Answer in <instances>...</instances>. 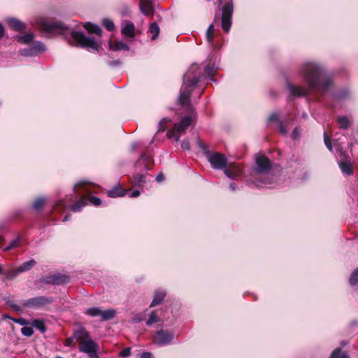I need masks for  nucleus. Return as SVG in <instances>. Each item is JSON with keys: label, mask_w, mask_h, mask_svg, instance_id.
<instances>
[{"label": "nucleus", "mask_w": 358, "mask_h": 358, "mask_svg": "<svg viewBox=\"0 0 358 358\" xmlns=\"http://www.w3.org/2000/svg\"><path fill=\"white\" fill-rule=\"evenodd\" d=\"M299 73L303 76L310 90L323 93L327 92L330 87L331 79L327 76L324 70L316 63H305Z\"/></svg>", "instance_id": "1"}, {"label": "nucleus", "mask_w": 358, "mask_h": 358, "mask_svg": "<svg viewBox=\"0 0 358 358\" xmlns=\"http://www.w3.org/2000/svg\"><path fill=\"white\" fill-rule=\"evenodd\" d=\"M201 71L197 64H192L183 76V84L178 97V103L182 106H189L190 95L200 80Z\"/></svg>", "instance_id": "2"}, {"label": "nucleus", "mask_w": 358, "mask_h": 358, "mask_svg": "<svg viewBox=\"0 0 358 358\" xmlns=\"http://www.w3.org/2000/svg\"><path fill=\"white\" fill-rule=\"evenodd\" d=\"M75 338L78 342L79 349L81 352L87 353L90 358H98V345L93 341L88 333L83 329L75 333Z\"/></svg>", "instance_id": "3"}, {"label": "nucleus", "mask_w": 358, "mask_h": 358, "mask_svg": "<svg viewBox=\"0 0 358 358\" xmlns=\"http://www.w3.org/2000/svg\"><path fill=\"white\" fill-rule=\"evenodd\" d=\"M71 38L81 48L98 50L100 47L99 42L96 41L93 37H87L81 31H71Z\"/></svg>", "instance_id": "4"}, {"label": "nucleus", "mask_w": 358, "mask_h": 358, "mask_svg": "<svg viewBox=\"0 0 358 358\" xmlns=\"http://www.w3.org/2000/svg\"><path fill=\"white\" fill-rule=\"evenodd\" d=\"M192 121L193 117L192 116L182 117L179 123L175 124L172 129L168 131V136L169 138H173L174 140L178 142L180 139V135L186 131Z\"/></svg>", "instance_id": "5"}, {"label": "nucleus", "mask_w": 358, "mask_h": 358, "mask_svg": "<svg viewBox=\"0 0 358 358\" xmlns=\"http://www.w3.org/2000/svg\"><path fill=\"white\" fill-rule=\"evenodd\" d=\"M41 29L51 34H66L69 27L61 22L53 20H44L41 24Z\"/></svg>", "instance_id": "6"}, {"label": "nucleus", "mask_w": 358, "mask_h": 358, "mask_svg": "<svg viewBox=\"0 0 358 358\" xmlns=\"http://www.w3.org/2000/svg\"><path fill=\"white\" fill-rule=\"evenodd\" d=\"M53 302L52 297L38 296L33 297L22 302V306L25 308L38 309L46 306Z\"/></svg>", "instance_id": "7"}, {"label": "nucleus", "mask_w": 358, "mask_h": 358, "mask_svg": "<svg viewBox=\"0 0 358 358\" xmlns=\"http://www.w3.org/2000/svg\"><path fill=\"white\" fill-rule=\"evenodd\" d=\"M271 167L270 160L264 155H259L256 157V167L252 171V176L259 178L260 174H266Z\"/></svg>", "instance_id": "8"}, {"label": "nucleus", "mask_w": 358, "mask_h": 358, "mask_svg": "<svg viewBox=\"0 0 358 358\" xmlns=\"http://www.w3.org/2000/svg\"><path fill=\"white\" fill-rule=\"evenodd\" d=\"M233 11V3L231 0H229L224 5L222 10V27L226 32L230 30Z\"/></svg>", "instance_id": "9"}, {"label": "nucleus", "mask_w": 358, "mask_h": 358, "mask_svg": "<svg viewBox=\"0 0 358 358\" xmlns=\"http://www.w3.org/2000/svg\"><path fill=\"white\" fill-rule=\"evenodd\" d=\"M85 313L91 317L100 316L101 321H107L115 317L116 311L112 308L102 310L98 307H93L86 309Z\"/></svg>", "instance_id": "10"}, {"label": "nucleus", "mask_w": 358, "mask_h": 358, "mask_svg": "<svg viewBox=\"0 0 358 358\" xmlns=\"http://www.w3.org/2000/svg\"><path fill=\"white\" fill-rule=\"evenodd\" d=\"M207 157L213 168L215 169H225L227 159L224 155L219 152L208 153Z\"/></svg>", "instance_id": "11"}, {"label": "nucleus", "mask_w": 358, "mask_h": 358, "mask_svg": "<svg viewBox=\"0 0 358 358\" xmlns=\"http://www.w3.org/2000/svg\"><path fill=\"white\" fill-rule=\"evenodd\" d=\"M90 202L95 206H98L101 204V201L99 198L96 196H82L80 201H76L74 203L71 207V209L74 212H79L81 210L83 207L85 206L88 202Z\"/></svg>", "instance_id": "12"}, {"label": "nucleus", "mask_w": 358, "mask_h": 358, "mask_svg": "<svg viewBox=\"0 0 358 358\" xmlns=\"http://www.w3.org/2000/svg\"><path fill=\"white\" fill-rule=\"evenodd\" d=\"M173 338V334L169 330H160L158 331L154 336V343L159 345H164L169 344Z\"/></svg>", "instance_id": "13"}, {"label": "nucleus", "mask_w": 358, "mask_h": 358, "mask_svg": "<svg viewBox=\"0 0 358 358\" xmlns=\"http://www.w3.org/2000/svg\"><path fill=\"white\" fill-rule=\"evenodd\" d=\"M45 50V48L41 42L36 41L30 47L21 50L20 54L22 56H35L44 52Z\"/></svg>", "instance_id": "14"}, {"label": "nucleus", "mask_w": 358, "mask_h": 358, "mask_svg": "<svg viewBox=\"0 0 358 358\" xmlns=\"http://www.w3.org/2000/svg\"><path fill=\"white\" fill-rule=\"evenodd\" d=\"M224 173L230 179H236L242 173V168L237 164H229L224 169Z\"/></svg>", "instance_id": "15"}, {"label": "nucleus", "mask_w": 358, "mask_h": 358, "mask_svg": "<svg viewBox=\"0 0 358 358\" xmlns=\"http://www.w3.org/2000/svg\"><path fill=\"white\" fill-rule=\"evenodd\" d=\"M287 87L292 96H303L309 94L308 89L301 86L294 85L289 82H287Z\"/></svg>", "instance_id": "16"}, {"label": "nucleus", "mask_w": 358, "mask_h": 358, "mask_svg": "<svg viewBox=\"0 0 358 358\" xmlns=\"http://www.w3.org/2000/svg\"><path fill=\"white\" fill-rule=\"evenodd\" d=\"M69 282V278L64 275H55L52 276L48 277L44 282L45 283H52L54 285H60Z\"/></svg>", "instance_id": "17"}, {"label": "nucleus", "mask_w": 358, "mask_h": 358, "mask_svg": "<svg viewBox=\"0 0 358 358\" xmlns=\"http://www.w3.org/2000/svg\"><path fill=\"white\" fill-rule=\"evenodd\" d=\"M121 33L125 37H134L135 35V27L134 23L130 21L125 22L122 27Z\"/></svg>", "instance_id": "18"}, {"label": "nucleus", "mask_w": 358, "mask_h": 358, "mask_svg": "<svg viewBox=\"0 0 358 358\" xmlns=\"http://www.w3.org/2000/svg\"><path fill=\"white\" fill-rule=\"evenodd\" d=\"M140 10L145 15H149L153 13V6L152 0H141Z\"/></svg>", "instance_id": "19"}, {"label": "nucleus", "mask_w": 358, "mask_h": 358, "mask_svg": "<svg viewBox=\"0 0 358 358\" xmlns=\"http://www.w3.org/2000/svg\"><path fill=\"white\" fill-rule=\"evenodd\" d=\"M6 22L15 31H21L25 29L24 24L16 18H8Z\"/></svg>", "instance_id": "20"}, {"label": "nucleus", "mask_w": 358, "mask_h": 358, "mask_svg": "<svg viewBox=\"0 0 358 358\" xmlns=\"http://www.w3.org/2000/svg\"><path fill=\"white\" fill-rule=\"evenodd\" d=\"M109 48L114 51L129 50V47L122 41H115L109 43Z\"/></svg>", "instance_id": "21"}, {"label": "nucleus", "mask_w": 358, "mask_h": 358, "mask_svg": "<svg viewBox=\"0 0 358 358\" xmlns=\"http://www.w3.org/2000/svg\"><path fill=\"white\" fill-rule=\"evenodd\" d=\"M83 189L85 192H90L89 189V184L85 181H80L77 182L73 188L74 193L76 194V196H79L80 193V190Z\"/></svg>", "instance_id": "22"}, {"label": "nucleus", "mask_w": 358, "mask_h": 358, "mask_svg": "<svg viewBox=\"0 0 358 358\" xmlns=\"http://www.w3.org/2000/svg\"><path fill=\"white\" fill-rule=\"evenodd\" d=\"M165 296H166V292L164 291H162V290L157 291L155 293L154 298L150 304V307H154L157 305L160 304L162 302V301L164 300Z\"/></svg>", "instance_id": "23"}, {"label": "nucleus", "mask_w": 358, "mask_h": 358, "mask_svg": "<svg viewBox=\"0 0 358 358\" xmlns=\"http://www.w3.org/2000/svg\"><path fill=\"white\" fill-rule=\"evenodd\" d=\"M84 27L89 33L96 34L99 36H101L102 31L99 26L90 22H87Z\"/></svg>", "instance_id": "24"}, {"label": "nucleus", "mask_w": 358, "mask_h": 358, "mask_svg": "<svg viewBox=\"0 0 358 358\" xmlns=\"http://www.w3.org/2000/svg\"><path fill=\"white\" fill-rule=\"evenodd\" d=\"M108 195L110 197H118L125 195L124 190L120 186H116L113 189L108 191Z\"/></svg>", "instance_id": "25"}, {"label": "nucleus", "mask_w": 358, "mask_h": 358, "mask_svg": "<svg viewBox=\"0 0 358 358\" xmlns=\"http://www.w3.org/2000/svg\"><path fill=\"white\" fill-rule=\"evenodd\" d=\"M152 161L151 157L145 153L141 155L139 160L138 161V164H143L145 169H150L151 164L150 162Z\"/></svg>", "instance_id": "26"}, {"label": "nucleus", "mask_w": 358, "mask_h": 358, "mask_svg": "<svg viewBox=\"0 0 358 358\" xmlns=\"http://www.w3.org/2000/svg\"><path fill=\"white\" fill-rule=\"evenodd\" d=\"M340 169L342 172L346 175H351L353 173V168L351 163L348 162H341L339 164Z\"/></svg>", "instance_id": "27"}, {"label": "nucleus", "mask_w": 358, "mask_h": 358, "mask_svg": "<svg viewBox=\"0 0 358 358\" xmlns=\"http://www.w3.org/2000/svg\"><path fill=\"white\" fill-rule=\"evenodd\" d=\"M36 264V261L34 259L29 260L22 264L19 268V271L21 273L29 271Z\"/></svg>", "instance_id": "28"}, {"label": "nucleus", "mask_w": 358, "mask_h": 358, "mask_svg": "<svg viewBox=\"0 0 358 358\" xmlns=\"http://www.w3.org/2000/svg\"><path fill=\"white\" fill-rule=\"evenodd\" d=\"M215 36V28L213 24L209 25L206 31V39L207 41L210 44H213V38Z\"/></svg>", "instance_id": "29"}, {"label": "nucleus", "mask_w": 358, "mask_h": 358, "mask_svg": "<svg viewBox=\"0 0 358 358\" xmlns=\"http://www.w3.org/2000/svg\"><path fill=\"white\" fill-rule=\"evenodd\" d=\"M150 32L152 34L151 39L155 40L159 34V27L155 22L152 23L149 28Z\"/></svg>", "instance_id": "30"}, {"label": "nucleus", "mask_w": 358, "mask_h": 358, "mask_svg": "<svg viewBox=\"0 0 358 358\" xmlns=\"http://www.w3.org/2000/svg\"><path fill=\"white\" fill-rule=\"evenodd\" d=\"M337 123L341 129H348L350 125V121L345 116L339 117Z\"/></svg>", "instance_id": "31"}, {"label": "nucleus", "mask_w": 358, "mask_h": 358, "mask_svg": "<svg viewBox=\"0 0 358 358\" xmlns=\"http://www.w3.org/2000/svg\"><path fill=\"white\" fill-rule=\"evenodd\" d=\"M331 358H349V356L346 352H342L341 348H336L332 352Z\"/></svg>", "instance_id": "32"}, {"label": "nucleus", "mask_w": 358, "mask_h": 358, "mask_svg": "<svg viewBox=\"0 0 358 358\" xmlns=\"http://www.w3.org/2000/svg\"><path fill=\"white\" fill-rule=\"evenodd\" d=\"M33 325L38 329L40 331L44 333L46 331L45 323L42 320H34L33 321Z\"/></svg>", "instance_id": "33"}, {"label": "nucleus", "mask_w": 358, "mask_h": 358, "mask_svg": "<svg viewBox=\"0 0 358 358\" xmlns=\"http://www.w3.org/2000/svg\"><path fill=\"white\" fill-rule=\"evenodd\" d=\"M159 320V317L157 315V314L156 313V312L155 311H152L151 313V314L150 315L148 320L146 322V324L148 326H150L152 324L156 323Z\"/></svg>", "instance_id": "34"}, {"label": "nucleus", "mask_w": 358, "mask_h": 358, "mask_svg": "<svg viewBox=\"0 0 358 358\" xmlns=\"http://www.w3.org/2000/svg\"><path fill=\"white\" fill-rule=\"evenodd\" d=\"M45 202V199L44 198H38L34 202L33 208L36 210H39L43 208Z\"/></svg>", "instance_id": "35"}, {"label": "nucleus", "mask_w": 358, "mask_h": 358, "mask_svg": "<svg viewBox=\"0 0 358 358\" xmlns=\"http://www.w3.org/2000/svg\"><path fill=\"white\" fill-rule=\"evenodd\" d=\"M21 272L19 271V268L11 270L6 273V277L8 280H13L16 278Z\"/></svg>", "instance_id": "36"}, {"label": "nucleus", "mask_w": 358, "mask_h": 358, "mask_svg": "<svg viewBox=\"0 0 358 358\" xmlns=\"http://www.w3.org/2000/svg\"><path fill=\"white\" fill-rule=\"evenodd\" d=\"M103 25L106 27V29L108 31H113L115 29V24L110 19H103Z\"/></svg>", "instance_id": "37"}, {"label": "nucleus", "mask_w": 358, "mask_h": 358, "mask_svg": "<svg viewBox=\"0 0 358 358\" xmlns=\"http://www.w3.org/2000/svg\"><path fill=\"white\" fill-rule=\"evenodd\" d=\"M34 35L31 34H25L19 37L18 40L22 43H29L31 42Z\"/></svg>", "instance_id": "38"}, {"label": "nucleus", "mask_w": 358, "mask_h": 358, "mask_svg": "<svg viewBox=\"0 0 358 358\" xmlns=\"http://www.w3.org/2000/svg\"><path fill=\"white\" fill-rule=\"evenodd\" d=\"M350 283L352 285H355L358 282V268H356L352 273L350 278Z\"/></svg>", "instance_id": "39"}, {"label": "nucleus", "mask_w": 358, "mask_h": 358, "mask_svg": "<svg viewBox=\"0 0 358 358\" xmlns=\"http://www.w3.org/2000/svg\"><path fill=\"white\" fill-rule=\"evenodd\" d=\"M21 333L23 336L29 337L33 335L34 330L31 327H23L21 329Z\"/></svg>", "instance_id": "40"}, {"label": "nucleus", "mask_w": 358, "mask_h": 358, "mask_svg": "<svg viewBox=\"0 0 358 358\" xmlns=\"http://www.w3.org/2000/svg\"><path fill=\"white\" fill-rule=\"evenodd\" d=\"M215 69L214 66H211L210 65H207L205 68V73L210 78L211 80H215L213 78V73L215 71Z\"/></svg>", "instance_id": "41"}, {"label": "nucleus", "mask_w": 358, "mask_h": 358, "mask_svg": "<svg viewBox=\"0 0 358 358\" xmlns=\"http://www.w3.org/2000/svg\"><path fill=\"white\" fill-rule=\"evenodd\" d=\"M19 242H20V239L19 238H16L15 240H13L9 245H8L5 250H11L15 247H17L19 244Z\"/></svg>", "instance_id": "42"}, {"label": "nucleus", "mask_w": 358, "mask_h": 358, "mask_svg": "<svg viewBox=\"0 0 358 358\" xmlns=\"http://www.w3.org/2000/svg\"><path fill=\"white\" fill-rule=\"evenodd\" d=\"M131 354V348H126L120 352V356L122 357H127Z\"/></svg>", "instance_id": "43"}, {"label": "nucleus", "mask_w": 358, "mask_h": 358, "mask_svg": "<svg viewBox=\"0 0 358 358\" xmlns=\"http://www.w3.org/2000/svg\"><path fill=\"white\" fill-rule=\"evenodd\" d=\"M324 143H325V145L327 146V148L329 150H332V145H331V141L328 138L327 134H326V132L324 133Z\"/></svg>", "instance_id": "44"}, {"label": "nucleus", "mask_w": 358, "mask_h": 358, "mask_svg": "<svg viewBox=\"0 0 358 358\" xmlns=\"http://www.w3.org/2000/svg\"><path fill=\"white\" fill-rule=\"evenodd\" d=\"M181 147L183 150H189L190 149V143L188 140H183L181 143Z\"/></svg>", "instance_id": "45"}, {"label": "nucleus", "mask_w": 358, "mask_h": 358, "mask_svg": "<svg viewBox=\"0 0 358 358\" xmlns=\"http://www.w3.org/2000/svg\"><path fill=\"white\" fill-rule=\"evenodd\" d=\"M279 119V115L277 113H273L268 117V122L278 121Z\"/></svg>", "instance_id": "46"}, {"label": "nucleus", "mask_w": 358, "mask_h": 358, "mask_svg": "<svg viewBox=\"0 0 358 358\" xmlns=\"http://www.w3.org/2000/svg\"><path fill=\"white\" fill-rule=\"evenodd\" d=\"M143 320V315L142 314H137L133 318L134 322H136V323L141 322Z\"/></svg>", "instance_id": "47"}, {"label": "nucleus", "mask_w": 358, "mask_h": 358, "mask_svg": "<svg viewBox=\"0 0 358 358\" xmlns=\"http://www.w3.org/2000/svg\"><path fill=\"white\" fill-rule=\"evenodd\" d=\"M279 130L282 134L285 135L287 133V129L284 127L283 124L281 122H279Z\"/></svg>", "instance_id": "48"}, {"label": "nucleus", "mask_w": 358, "mask_h": 358, "mask_svg": "<svg viewBox=\"0 0 358 358\" xmlns=\"http://www.w3.org/2000/svg\"><path fill=\"white\" fill-rule=\"evenodd\" d=\"M299 136V133L298 131V128H295L292 133V138L293 139H296L298 138Z\"/></svg>", "instance_id": "49"}, {"label": "nucleus", "mask_w": 358, "mask_h": 358, "mask_svg": "<svg viewBox=\"0 0 358 358\" xmlns=\"http://www.w3.org/2000/svg\"><path fill=\"white\" fill-rule=\"evenodd\" d=\"M141 358H152V354L148 352H144L141 354Z\"/></svg>", "instance_id": "50"}, {"label": "nucleus", "mask_w": 358, "mask_h": 358, "mask_svg": "<svg viewBox=\"0 0 358 358\" xmlns=\"http://www.w3.org/2000/svg\"><path fill=\"white\" fill-rule=\"evenodd\" d=\"M15 322L20 324V325H24L27 324V321L23 318L13 320Z\"/></svg>", "instance_id": "51"}, {"label": "nucleus", "mask_w": 358, "mask_h": 358, "mask_svg": "<svg viewBox=\"0 0 358 358\" xmlns=\"http://www.w3.org/2000/svg\"><path fill=\"white\" fill-rule=\"evenodd\" d=\"M169 121H170L169 119L168 118H163L160 122H159V127H160V129H164L162 128V126L164 125L166 122H168Z\"/></svg>", "instance_id": "52"}, {"label": "nucleus", "mask_w": 358, "mask_h": 358, "mask_svg": "<svg viewBox=\"0 0 358 358\" xmlns=\"http://www.w3.org/2000/svg\"><path fill=\"white\" fill-rule=\"evenodd\" d=\"M169 121H170L169 119L168 118H163L160 122H159V127H160V129H164L162 128V126L164 125L166 122H168Z\"/></svg>", "instance_id": "53"}, {"label": "nucleus", "mask_w": 358, "mask_h": 358, "mask_svg": "<svg viewBox=\"0 0 358 358\" xmlns=\"http://www.w3.org/2000/svg\"><path fill=\"white\" fill-rule=\"evenodd\" d=\"M56 206H62L64 208H66V206H67V204H66V201H65L64 200H61V201H59L57 203V205H56Z\"/></svg>", "instance_id": "54"}, {"label": "nucleus", "mask_w": 358, "mask_h": 358, "mask_svg": "<svg viewBox=\"0 0 358 358\" xmlns=\"http://www.w3.org/2000/svg\"><path fill=\"white\" fill-rule=\"evenodd\" d=\"M164 180V175H163L162 173H159V174L157 176V178H156V180H157V182H162V181H163Z\"/></svg>", "instance_id": "55"}, {"label": "nucleus", "mask_w": 358, "mask_h": 358, "mask_svg": "<svg viewBox=\"0 0 358 358\" xmlns=\"http://www.w3.org/2000/svg\"><path fill=\"white\" fill-rule=\"evenodd\" d=\"M257 186H259L261 184L262 185H266V184H268L270 183V182H267L266 180H260L259 182H253Z\"/></svg>", "instance_id": "56"}, {"label": "nucleus", "mask_w": 358, "mask_h": 358, "mask_svg": "<svg viewBox=\"0 0 358 358\" xmlns=\"http://www.w3.org/2000/svg\"><path fill=\"white\" fill-rule=\"evenodd\" d=\"M140 195V192L138 190L134 191L131 195L130 197H137Z\"/></svg>", "instance_id": "57"}, {"label": "nucleus", "mask_w": 358, "mask_h": 358, "mask_svg": "<svg viewBox=\"0 0 358 358\" xmlns=\"http://www.w3.org/2000/svg\"><path fill=\"white\" fill-rule=\"evenodd\" d=\"M4 35V28L1 24H0V38Z\"/></svg>", "instance_id": "58"}, {"label": "nucleus", "mask_w": 358, "mask_h": 358, "mask_svg": "<svg viewBox=\"0 0 358 358\" xmlns=\"http://www.w3.org/2000/svg\"><path fill=\"white\" fill-rule=\"evenodd\" d=\"M71 342H72V338H68L66 340L64 344L66 346H69L71 344Z\"/></svg>", "instance_id": "59"}, {"label": "nucleus", "mask_w": 358, "mask_h": 358, "mask_svg": "<svg viewBox=\"0 0 358 358\" xmlns=\"http://www.w3.org/2000/svg\"><path fill=\"white\" fill-rule=\"evenodd\" d=\"M229 188L232 190V191H234L236 188V185L234 182H232L229 185Z\"/></svg>", "instance_id": "60"}, {"label": "nucleus", "mask_w": 358, "mask_h": 358, "mask_svg": "<svg viewBox=\"0 0 358 358\" xmlns=\"http://www.w3.org/2000/svg\"><path fill=\"white\" fill-rule=\"evenodd\" d=\"M11 306L16 311H20V308L17 305H11Z\"/></svg>", "instance_id": "61"}, {"label": "nucleus", "mask_w": 358, "mask_h": 358, "mask_svg": "<svg viewBox=\"0 0 358 358\" xmlns=\"http://www.w3.org/2000/svg\"><path fill=\"white\" fill-rule=\"evenodd\" d=\"M143 178H144V176L143 175H140L138 176V182H141L143 180Z\"/></svg>", "instance_id": "62"}, {"label": "nucleus", "mask_w": 358, "mask_h": 358, "mask_svg": "<svg viewBox=\"0 0 358 358\" xmlns=\"http://www.w3.org/2000/svg\"><path fill=\"white\" fill-rule=\"evenodd\" d=\"M136 146H137L136 143H133L132 144L131 149H132L133 151H134L136 150Z\"/></svg>", "instance_id": "63"}, {"label": "nucleus", "mask_w": 358, "mask_h": 358, "mask_svg": "<svg viewBox=\"0 0 358 358\" xmlns=\"http://www.w3.org/2000/svg\"><path fill=\"white\" fill-rule=\"evenodd\" d=\"M198 143H199V145L201 148H204V145L202 144V143H201L200 141H199Z\"/></svg>", "instance_id": "64"}]
</instances>
